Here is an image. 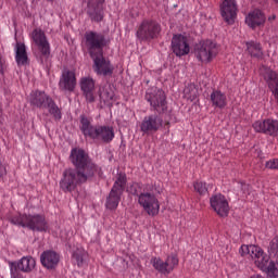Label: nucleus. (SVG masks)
<instances>
[{
	"label": "nucleus",
	"instance_id": "12",
	"mask_svg": "<svg viewBox=\"0 0 278 278\" xmlns=\"http://www.w3.org/2000/svg\"><path fill=\"white\" fill-rule=\"evenodd\" d=\"M253 129L257 134H265L266 136H271L273 138H277L278 136V119H263L256 121L253 124Z\"/></svg>",
	"mask_w": 278,
	"mask_h": 278
},
{
	"label": "nucleus",
	"instance_id": "39",
	"mask_svg": "<svg viewBox=\"0 0 278 278\" xmlns=\"http://www.w3.org/2000/svg\"><path fill=\"white\" fill-rule=\"evenodd\" d=\"M8 175V169L5 168V164L0 161V179L1 177H5Z\"/></svg>",
	"mask_w": 278,
	"mask_h": 278
},
{
	"label": "nucleus",
	"instance_id": "24",
	"mask_svg": "<svg viewBox=\"0 0 278 278\" xmlns=\"http://www.w3.org/2000/svg\"><path fill=\"white\" fill-rule=\"evenodd\" d=\"M30 104L35 105V108H39V110H45L49 101H51V97H49L45 91H33L30 93Z\"/></svg>",
	"mask_w": 278,
	"mask_h": 278
},
{
	"label": "nucleus",
	"instance_id": "42",
	"mask_svg": "<svg viewBox=\"0 0 278 278\" xmlns=\"http://www.w3.org/2000/svg\"><path fill=\"white\" fill-rule=\"evenodd\" d=\"M137 38H140V30H137Z\"/></svg>",
	"mask_w": 278,
	"mask_h": 278
},
{
	"label": "nucleus",
	"instance_id": "17",
	"mask_svg": "<svg viewBox=\"0 0 278 278\" xmlns=\"http://www.w3.org/2000/svg\"><path fill=\"white\" fill-rule=\"evenodd\" d=\"M220 14L224 21L231 25L236 21V16H238V2L236 0H223Z\"/></svg>",
	"mask_w": 278,
	"mask_h": 278
},
{
	"label": "nucleus",
	"instance_id": "7",
	"mask_svg": "<svg viewBox=\"0 0 278 278\" xmlns=\"http://www.w3.org/2000/svg\"><path fill=\"white\" fill-rule=\"evenodd\" d=\"M218 45L210 39L202 40L194 47V55L202 64H210L218 55Z\"/></svg>",
	"mask_w": 278,
	"mask_h": 278
},
{
	"label": "nucleus",
	"instance_id": "40",
	"mask_svg": "<svg viewBox=\"0 0 278 278\" xmlns=\"http://www.w3.org/2000/svg\"><path fill=\"white\" fill-rule=\"evenodd\" d=\"M241 190H243L244 192H247V190H249V185H247L245 182H240L239 184Z\"/></svg>",
	"mask_w": 278,
	"mask_h": 278
},
{
	"label": "nucleus",
	"instance_id": "20",
	"mask_svg": "<svg viewBox=\"0 0 278 278\" xmlns=\"http://www.w3.org/2000/svg\"><path fill=\"white\" fill-rule=\"evenodd\" d=\"M79 85L87 103H94V79L90 76L83 77Z\"/></svg>",
	"mask_w": 278,
	"mask_h": 278
},
{
	"label": "nucleus",
	"instance_id": "31",
	"mask_svg": "<svg viewBox=\"0 0 278 278\" xmlns=\"http://www.w3.org/2000/svg\"><path fill=\"white\" fill-rule=\"evenodd\" d=\"M43 110H47L48 114L52 116V118L56 122L62 121V109L58 106L55 101L52 100V98L48 101V104Z\"/></svg>",
	"mask_w": 278,
	"mask_h": 278
},
{
	"label": "nucleus",
	"instance_id": "11",
	"mask_svg": "<svg viewBox=\"0 0 278 278\" xmlns=\"http://www.w3.org/2000/svg\"><path fill=\"white\" fill-rule=\"evenodd\" d=\"M91 60H93V71L97 75L112 77L114 74V65H112L110 60L103 58V53L91 56Z\"/></svg>",
	"mask_w": 278,
	"mask_h": 278
},
{
	"label": "nucleus",
	"instance_id": "5",
	"mask_svg": "<svg viewBox=\"0 0 278 278\" xmlns=\"http://www.w3.org/2000/svg\"><path fill=\"white\" fill-rule=\"evenodd\" d=\"M92 176H88L75 168H67L63 172L62 178L59 182L60 189L63 192H76L81 184H86Z\"/></svg>",
	"mask_w": 278,
	"mask_h": 278
},
{
	"label": "nucleus",
	"instance_id": "13",
	"mask_svg": "<svg viewBox=\"0 0 278 278\" xmlns=\"http://www.w3.org/2000/svg\"><path fill=\"white\" fill-rule=\"evenodd\" d=\"M33 40L41 55L43 58H49L51 55V45L49 40H47V35L40 28H36L33 30Z\"/></svg>",
	"mask_w": 278,
	"mask_h": 278
},
{
	"label": "nucleus",
	"instance_id": "1",
	"mask_svg": "<svg viewBox=\"0 0 278 278\" xmlns=\"http://www.w3.org/2000/svg\"><path fill=\"white\" fill-rule=\"evenodd\" d=\"M240 254L243 256L250 255L255 266L267 273L268 277H278V258L276 261H270V256H268L262 248L257 245H241Z\"/></svg>",
	"mask_w": 278,
	"mask_h": 278
},
{
	"label": "nucleus",
	"instance_id": "4",
	"mask_svg": "<svg viewBox=\"0 0 278 278\" xmlns=\"http://www.w3.org/2000/svg\"><path fill=\"white\" fill-rule=\"evenodd\" d=\"M70 161L75 166V170L84 173L89 177H94L99 173V167L92 162L88 153L79 148H73L70 154Z\"/></svg>",
	"mask_w": 278,
	"mask_h": 278
},
{
	"label": "nucleus",
	"instance_id": "41",
	"mask_svg": "<svg viewBox=\"0 0 278 278\" xmlns=\"http://www.w3.org/2000/svg\"><path fill=\"white\" fill-rule=\"evenodd\" d=\"M98 5H103V3H105V0H96Z\"/></svg>",
	"mask_w": 278,
	"mask_h": 278
},
{
	"label": "nucleus",
	"instance_id": "36",
	"mask_svg": "<svg viewBox=\"0 0 278 278\" xmlns=\"http://www.w3.org/2000/svg\"><path fill=\"white\" fill-rule=\"evenodd\" d=\"M268 253L271 257H277L278 256V236L275 237L268 248Z\"/></svg>",
	"mask_w": 278,
	"mask_h": 278
},
{
	"label": "nucleus",
	"instance_id": "18",
	"mask_svg": "<svg viewBox=\"0 0 278 278\" xmlns=\"http://www.w3.org/2000/svg\"><path fill=\"white\" fill-rule=\"evenodd\" d=\"M172 50L177 58L188 55V53H190V43H188V38L182 35H175L172 39Z\"/></svg>",
	"mask_w": 278,
	"mask_h": 278
},
{
	"label": "nucleus",
	"instance_id": "29",
	"mask_svg": "<svg viewBox=\"0 0 278 278\" xmlns=\"http://www.w3.org/2000/svg\"><path fill=\"white\" fill-rule=\"evenodd\" d=\"M21 273H31L36 267V260L31 256H24L17 263H12Z\"/></svg>",
	"mask_w": 278,
	"mask_h": 278
},
{
	"label": "nucleus",
	"instance_id": "33",
	"mask_svg": "<svg viewBox=\"0 0 278 278\" xmlns=\"http://www.w3.org/2000/svg\"><path fill=\"white\" fill-rule=\"evenodd\" d=\"M86 255V252L81 249H77L72 254V260L74 264H77V266H84V256Z\"/></svg>",
	"mask_w": 278,
	"mask_h": 278
},
{
	"label": "nucleus",
	"instance_id": "2",
	"mask_svg": "<svg viewBox=\"0 0 278 278\" xmlns=\"http://www.w3.org/2000/svg\"><path fill=\"white\" fill-rule=\"evenodd\" d=\"M80 131L85 138H91L98 142H112L114 140V128L105 125H92L86 115L80 116Z\"/></svg>",
	"mask_w": 278,
	"mask_h": 278
},
{
	"label": "nucleus",
	"instance_id": "27",
	"mask_svg": "<svg viewBox=\"0 0 278 278\" xmlns=\"http://www.w3.org/2000/svg\"><path fill=\"white\" fill-rule=\"evenodd\" d=\"M99 5H101L99 2L96 1L94 3L92 0L87 4V14L94 23H101V21H103V11L99 9Z\"/></svg>",
	"mask_w": 278,
	"mask_h": 278
},
{
	"label": "nucleus",
	"instance_id": "32",
	"mask_svg": "<svg viewBox=\"0 0 278 278\" xmlns=\"http://www.w3.org/2000/svg\"><path fill=\"white\" fill-rule=\"evenodd\" d=\"M100 101H102L105 105H110V101H114V90L110 87H102L100 89Z\"/></svg>",
	"mask_w": 278,
	"mask_h": 278
},
{
	"label": "nucleus",
	"instance_id": "14",
	"mask_svg": "<svg viewBox=\"0 0 278 278\" xmlns=\"http://www.w3.org/2000/svg\"><path fill=\"white\" fill-rule=\"evenodd\" d=\"M140 203L148 216L160 214V201L151 193H141Z\"/></svg>",
	"mask_w": 278,
	"mask_h": 278
},
{
	"label": "nucleus",
	"instance_id": "43",
	"mask_svg": "<svg viewBox=\"0 0 278 278\" xmlns=\"http://www.w3.org/2000/svg\"><path fill=\"white\" fill-rule=\"evenodd\" d=\"M275 1V3H278V0H274Z\"/></svg>",
	"mask_w": 278,
	"mask_h": 278
},
{
	"label": "nucleus",
	"instance_id": "21",
	"mask_svg": "<svg viewBox=\"0 0 278 278\" xmlns=\"http://www.w3.org/2000/svg\"><path fill=\"white\" fill-rule=\"evenodd\" d=\"M40 262L45 268L53 270L58 268V264H60V254L53 250L45 251L40 255Z\"/></svg>",
	"mask_w": 278,
	"mask_h": 278
},
{
	"label": "nucleus",
	"instance_id": "3",
	"mask_svg": "<svg viewBox=\"0 0 278 278\" xmlns=\"http://www.w3.org/2000/svg\"><path fill=\"white\" fill-rule=\"evenodd\" d=\"M10 224L15 225L16 227H23L30 229L31 231H43L48 232L51 231L49 229V223H47V218L45 215L40 214H21L16 213L9 217Z\"/></svg>",
	"mask_w": 278,
	"mask_h": 278
},
{
	"label": "nucleus",
	"instance_id": "30",
	"mask_svg": "<svg viewBox=\"0 0 278 278\" xmlns=\"http://www.w3.org/2000/svg\"><path fill=\"white\" fill-rule=\"evenodd\" d=\"M247 51L251 58H256L260 60L264 56V50L262 49V43L251 40L245 42Z\"/></svg>",
	"mask_w": 278,
	"mask_h": 278
},
{
	"label": "nucleus",
	"instance_id": "28",
	"mask_svg": "<svg viewBox=\"0 0 278 278\" xmlns=\"http://www.w3.org/2000/svg\"><path fill=\"white\" fill-rule=\"evenodd\" d=\"M211 103L213 108L225 110V108H227V94L220 90H214L211 93Z\"/></svg>",
	"mask_w": 278,
	"mask_h": 278
},
{
	"label": "nucleus",
	"instance_id": "25",
	"mask_svg": "<svg viewBox=\"0 0 278 278\" xmlns=\"http://www.w3.org/2000/svg\"><path fill=\"white\" fill-rule=\"evenodd\" d=\"M162 127V118L157 115L146 117L141 124L142 131H157Z\"/></svg>",
	"mask_w": 278,
	"mask_h": 278
},
{
	"label": "nucleus",
	"instance_id": "23",
	"mask_svg": "<svg viewBox=\"0 0 278 278\" xmlns=\"http://www.w3.org/2000/svg\"><path fill=\"white\" fill-rule=\"evenodd\" d=\"M245 23L251 29L263 27L264 23H266V15L260 10H254L247 15Z\"/></svg>",
	"mask_w": 278,
	"mask_h": 278
},
{
	"label": "nucleus",
	"instance_id": "22",
	"mask_svg": "<svg viewBox=\"0 0 278 278\" xmlns=\"http://www.w3.org/2000/svg\"><path fill=\"white\" fill-rule=\"evenodd\" d=\"M263 79L278 101V73L270 68H266L263 73Z\"/></svg>",
	"mask_w": 278,
	"mask_h": 278
},
{
	"label": "nucleus",
	"instance_id": "26",
	"mask_svg": "<svg viewBox=\"0 0 278 278\" xmlns=\"http://www.w3.org/2000/svg\"><path fill=\"white\" fill-rule=\"evenodd\" d=\"M15 62L17 66H27V64H29L27 48L23 42H17L15 46Z\"/></svg>",
	"mask_w": 278,
	"mask_h": 278
},
{
	"label": "nucleus",
	"instance_id": "37",
	"mask_svg": "<svg viewBox=\"0 0 278 278\" xmlns=\"http://www.w3.org/2000/svg\"><path fill=\"white\" fill-rule=\"evenodd\" d=\"M265 168L269 170H278V159H271L265 163Z\"/></svg>",
	"mask_w": 278,
	"mask_h": 278
},
{
	"label": "nucleus",
	"instance_id": "16",
	"mask_svg": "<svg viewBox=\"0 0 278 278\" xmlns=\"http://www.w3.org/2000/svg\"><path fill=\"white\" fill-rule=\"evenodd\" d=\"M211 207L222 218L225 216H229V202H227V198L225 195L217 193L212 195L210 199Z\"/></svg>",
	"mask_w": 278,
	"mask_h": 278
},
{
	"label": "nucleus",
	"instance_id": "34",
	"mask_svg": "<svg viewBox=\"0 0 278 278\" xmlns=\"http://www.w3.org/2000/svg\"><path fill=\"white\" fill-rule=\"evenodd\" d=\"M193 188H194L195 192H198V194H200V197H205V194H207V184L206 182L195 181L193 184Z\"/></svg>",
	"mask_w": 278,
	"mask_h": 278
},
{
	"label": "nucleus",
	"instance_id": "9",
	"mask_svg": "<svg viewBox=\"0 0 278 278\" xmlns=\"http://www.w3.org/2000/svg\"><path fill=\"white\" fill-rule=\"evenodd\" d=\"M146 101L150 103L151 108L159 114H164V112L168 110L166 93H164V90L157 89V87L148 89L146 92Z\"/></svg>",
	"mask_w": 278,
	"mask_h": 278
},
{
	"label": "nucleus",
	"instance_id": "8",
	"mask_svg": "<svg viewBox=\"0 0 278 278\" xmlns=\"http://www.w3.org/2000/svg\"><path fill=\"white\" fill-rule=\"evenodd\" d=\"M127 185V176L125 174H118L109 197L106 198V210H116L118 203H121V197L125 192V186Z\"/></svg>",
	"mask_w": 278,
	"mask_h": 278
},
{
	"label": "nucleus",
	"instance_id": "19",
	"mask_svg": "<svg viewBox=\"0 0 278 278\" xmlns=\"http://www.w3.org/2000/svg\"><path fill=\"white\" fill-rule=\"evenodd\" d=\"M76 86H77V78L75 77V72L68 68H64L59 81L60 90L73 92Z\"/></svg>",
	"mask_w": 278,
	"mask_h": 278
},
{
	"label": "nucleus",
	"instance_id": "6",
	"mask_svg": "<svg viewBox=\"0 0 278 278\" xmlns=\"http://www.w3.org/2000/svg\"><path fill=\"white\" fill-rule=\"evenodd\" d=\"M85 47L90 58H94V55L103 53V49L108 47V39L103 33L88 30L85 33Z\"/></svg>",
	"mask_w": 278,
	"mask_h": 278
},
{
	"label": "nucleus",
	"instance_id": "15",
	"mask_svg": "<svg viewBox=\"0 0 278 278\" xmlns=\"http://www.w3.org/2000/svg\"><path fill=\"white\" fill-rule=\"evenodd\" d=\"M160 31H162V27L157 22L147 20L140 26V38L141 40H153L160 36Z\"/></svg>",
	"mask_w": 278,
	"mask_h": 278
},
{
	"label": "nucleus",
	"instance_id": "44",
	"mask_svg": "<svg viewBox=\"0 0 278 278\" xmlns=\"http://www.w3.org/2000/svg\"><path fill=\"white\" fill-rule=\"evenodd\" d=\"M47 1H53V0H47Z\"/></svg>",
	"mask_w": 278,
	"mask_h": 278
},
{
	"label": "nucleus",
	"instance_id": "35",
	"mask_svg": "<svg viewBox=\"0 0 278 278\" xmlns=\"http://www.w3.org/2000/svg\"><path fill=\"white\" fill-rule=\"evenodd\" d=\"M127 192L136 197L137 203H140V194L138 193L140 192V185L138 182H134L132 185H130L127 188Z\"/></svg>",
	"mask_w": 278,
	"mask_h": 278
},
{
	"label": "nucleus",
	"instance_id": "38",
	"mask_svg": "<svg viewBox=\"0 0 278 278\" xmlns=\"http://www.w3.org/2000/svg\"><path fill=\"white\" fill-rule=\"evenodd\" d=\"M11 278H23L21 269H18L14 264H11Z\"/></svg>",
	"mask_w": 278,
	"mask_h": 278
},
{
	"label": "nucleus",
	"instance_id": "10",
	"mask_svg": "<svg viewBox=\"0 0 278 278\" xmlns=\"http://www.w3.org/2000/svg\"><path fill=\"white\" fill-rule=\"evenodd\" d=\"M151 264L157 273H161V275H170L173 270H175V267L179 265V258L175 254L168 255L166 261H163L160 257H154L152 258Z\"/></svg>",
	"mask_w": 278,
	"mask_h": 278
}]
</instances>
